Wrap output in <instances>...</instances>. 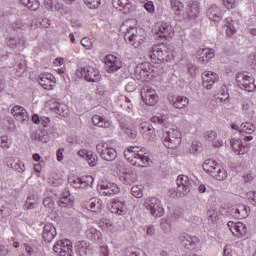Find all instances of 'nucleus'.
<instances>
[{
  "label": "nucleus",
  "instance_id": "obj_60",
  "mask_svg": "<svg viewBox=\"0 0 256 256\" xmlns=\"http://www.w3.org/2000/svg\"><path fill=\"white\" fill-rule=\"evenodd\" d=\"M15 171H18V173H24L25 172V164L23 162H17L14 164Z\"/></svg>",
  "mask_w": 256,
  "mask_h": 256
},
{
  "label": "nucleus",
  "instance_id": "obj_39",
  "mask_svg": "<svg viewBox=\"0 0 256 256\" xmlns=\"http://www.w3.org/2000/svg\"><path fill=\"white\" fill-rule=\"evenodd\" d=\"M240 133H247L248 135L255 133V124L251 122L242 123L240 125Z\"/></svg>",
  "mask_w": 256,
  "mask_h": 256
},
{
  "label": "nucleus",
  "instance_id": "obj_8",
  "mask_svg": "<svg viewBox=\"0 0 256 256\" xmlns=\"http://www.w3.org/2000/svg\"><path fill=\"white\" fill-rule=\"evenodd\" d=\"M143 206L149 211L152 217H163L165 215V209L161 200L155 197H148L144 200Z\"/></svg>",
  "mask_w": 256,
  "mask_h": 256
},
{
  "label": "nucleus",
  "instance_id": "obj_47",
  "mask_svg": "<svg viewBox=\"0 0 256 256\" xmlns=\"http://www.w3.org/2000/svg\"><path fill=\"white\" fill-rule=\"evenodd\" d=\"M31 137H32L33 141H40L41 143H47V141L49 139L47 136H45L43 134H39L37 132H33Z\"/></svg>",
  "mask_w": 256,
  "mask_h": 256
},
{
  "label": "nucleus",
  "instance_id": "obj_49",
  "mask_svg": "<svg viewBox=\"0 0 256 256\" xmlns=\"http://www.w3.org/2000/svg\"><path fill=\"white\" fill-rule=\"evenodd\" d=\"M84 3L89 9H97L101 5V0H84Z\"/></svg>",
  "mask_w": 256,
  "mask_h": 256
},
{
  "label": "nucleus",
  "instance_id": "obj_14",
  "mask_svg": "<svg viewBox=\"0 0 256 256\" xmlns=\"http://www.w3.org/2000/svg\"><path fill=\"white\" fill-rule=\"evenodd\" d=\"M93 181L94 179L91 175L73 177L69 179V183L74 187V189H86V187H91V185H93Z\"/></svg>",
  "mask_w": 256,
  "mask_h": 256
},
{
  "label": "nucleus",
  "instance_id": "obj_1",
  "mask_svg": "<svg viewBox=\"0 0 256 256\" xmlns=\"http://www.w3.org/2000/svg\"><path fill=\"white\" fill-rule=\"evenodd\" d=\"M124 157L134 167H147L149 165V154L137 146H130L124 150Z\"/></svg>",
  "mask_w": 256,
  "mask_h": 256
},
{
  "label": "nucleus",
  "instance_id": "obj_31",
  "mask_svg": "<svg viewBox=\"0 0 256 256\" xmlns=\"http://www.w3.org/2000/svg\"><path fill=\"white\" fill-rule=\"evenodd\" d=\"M102 201L99 198H91L89 201L84 202L83 206L86 207L89 211L93 213H97V211H101Z\"/></svg>",
  "mask_w": 256,
  "mask_h": 256
},
{
  "label": "nucleus",
  "instance_id": "obj_18",
  "mask_svg": "<svg viewBox=\"0 0 256 256\" xmlns=\"http://www.w3.org/2000/svg\"><path fill=\"white\" fill-rule=\"evenodd\" d=\"M215 57V50L212 48H202L197 51L196 59L198 63H209Z\"/></svg>",
  "mask_w": 256,
  "mask_h": 256
},
{
  "label": "nucleus",
  "instance_id": "obj_52",
  "mask_svg": "<svg viewBox=\"0 0 256 256\" xmlns=\"http://www.w3.org/2000/svg\"><path fill=\"white\" fill-rule=\"evenodd\" d=\"M204 138L206 141H215L217 139V132L214 130H209L206 133H204Z\"/></svg>",
  "mask_w": 256,
  "mask_h": 256
},
{
  "label": "nucleus",
  "instance_id": "obj_9",
  "mask_svg": "<svg viewBox=\"0 0 256 256\" xmlns=\"http://www.w3.org/2000/svg\"><path fill=\"white\" fill-rule=\"evenodd\" d=\"M96 151L104 161H115L117 159V150L104 141L96 145Z\"/></svg>",
  "mask_w": 256,
  "mask_h": 256
},
{
  "label": "nucleus",
  "instance_id": "obj_33",
  "mask_svg": "<svg viewBox=\"0 0 256 256\" xmlns=\"http://www.w3.org/2000/svg\"><path fill=\"white\" fill-rule=\"evenodd\" d=\"M92 123L96 127H102L103 129H107L111 126V122L100 115L92 116Z\"/></svg>",
  "mask_w": 256,
  "mask_h": 256
},
{
  "label": "nucleus",
  "instance_id": "obj_17",
  "mask_svg": "<svg viewBox=\"0 0 256 256\" xmlns=\"http://www.w3.org/2000/svg\"><path fill=\"white\" fill-rule=\"evenodd\" d=\"M11 113L16 121H19L22 124L29 123V113L22 106H14L11 110Z\"/></svg>",
  "mask_w": 256,
  "mask_h": 256
},
{
  "label": "nucleus",
  "instance_id": "obj_6",
  "mask_svg": "<svg viewBox=\"0 0 256 256\" xmlns=\"http://www.w3.org/2000/svg\"><path fill=\"white\" fill-rule=\"evenodd\" d=\"M236 83L240 89L253 93L256 89L255 78L249 72H238L236 74Z\"/></svg>",
  "mask_w": 256,
  "mask_h": 256
},
{
  "label": "nucleus",
  "instance_id": "obj_40",
  "mask_svg": "<svg viewBox=\"0 0 256 256\" xmlns=\"http://www.w3.org/2000/svg\"><path fill=\"white\" fill-rule=\"evenodd\" d=\"M120 181L124 183V185H133V183H135V175L131 172H126L120 176Z\"/></svg>",
  "mask_w": 256,
  "mask_h": 256
},
{
  "label": "nucleus",
  "instance_id": "obj_45",
  "mask_svg": "<svg viewBox=\"0 0 256 256\" xmlns=\"http://www.w3.org/2000/svg\"><path fill=\"white\" fill-rule=\"evenodd\" d=\"M171 7L176 13H181L185 6L179 0H171Z\"/></svg>",
  "mask_w": 256,
  "mask_h": 256
},
{
  "label": "nucleus",
  "instance_id": "obj_15",
  "mask_svg": "<svg viewBox=\"0 0 256 256\" xmlns=\"http://www.w3.org/2000/svg\"><path fill=\"white\" fill-rule=\"evenodd\" d=\"M219 81V75L212 71H204L202 73V85L204 89L211 90L213 85Z\"/></svg>",
  "mask_w": 256,
  "mask_h": 256
},
{
  "label": "nucleus",
  "instance_id": "obj_19",
  "mask_svg": "<svg viewBox=\"0 0 256 256\" xmlns=\"http://www.w3.org/2000/svg\"><path fill=\"white\" fill-rule=\"evenodd\" d=\"M178 191H184L185 193H191V189L193 187V181L189 179L188 176L179 175L176 180Z\"/></svg>",
  "mask_w": 256,
  "mask_h": 256
},
{
  "label": "nucleus",
  "instance_id": "obj_5",
  "mask_svg": "<svg viewBox=\"0 0 256 256\" xmlns=\"http://www.w3.org/2000/svg\"><path fill=\"white\" fill-rule=\"evenodd\" d=\"M202 167L205 173L211 175V177L217 179V181H225V179H227V170L222 168L220 164L213 159L206 160Z\"/></svg>",
  "mask_w": 256,
  "mask_h": 256
},
{
  "label": "nucleus",
  "instance_id": "obj_22",
  "mask_svg": "<svg viewBox=\"0 0 256 256\" xmlns=\"http://www.w3.org/2000/svg\"><path fill=\"white\" fill-rule=\"evenodd\" d=\"M169 102L175 109H185L189 105V98L187 96H175L171 95L168 97Z\"/></svg>",
  "mask_w": 256,
  "mask_h": 256
},
{
  "label": "nucleus",
  "instance_id": "obj_29",
  "mask_svg": "<svg viewBox=\"0 0 256 256\" xmlns=\"http://www.w3.org/2000/svg\"><path fill=\"white\" fill-rule=\"evenodd\" d=\"M140 133L149 141L155 136V128L149 122H142L140 124Z\"/></svg>",
  "mask_w": 256,
  "mask_h": 256
},
{
  "label": "nucleus",
  "instance_id": "obj_21",
  "mask_svg": "<svg viewBox=\"0 0 256 256\" xmlns=\"http://www.w3.org/2000/svg\"><path fill=\"white\" fill-rule=\"evenodd\" d=\"M251 209L243 204H239L231 209L230 213L235 217V219H247Z\"/></svg>",
  "mask_w": 256,
  "mask_h": 256
},
{
  "label": "nucleus",
  "instance_id": "obj_63",
  "mask_svg": "<svg viewBox=\"0 0 256 256\" xmlns=\"http://www.w3.org/2000/svg\"><path fill=\"white\" fill-rule=\"evenodd\" d=\"M243 179L245 183H251V181L255 179V174H253L252 172H247L243 175Z\"/></svg>",
  "mask_w": 256,
  "mask_h": 256
},
{
  "label": "nucleus",
  "instance_id": "obj_56",
  "mask_svg": "<svg viewBox=\"0 0 256 256\" xmlns=\"http://www.w3.org/2000/svg\"><path fill=\"white\" fill-rule=\"evenodd\" d=\"M125 134H126L130 139H137V130H135V129L126 128V129H125Z\"/></svg>",
  "mask_w": 256,
  "mask_h": 256
},
{
  "label": "nucleus",
  "instance_id": "obj_30",
  "mask_svg": "<svg viewBox=\"0 0 256 256\" xmlns=\"http://www.w3.org/2000/svg\"><path fill=\"white\" fill-rule=\"evenodd\" d=\"M26 41L24 37H9L6 39V44L10 49H20V47H25Z\"/></svg>",
  "mask_w": 256,
  "mask_h": 256
},
{
  "label": "nucleus",
  "instance_id": "obj_55",
  "mask_svg": "<svg viewBox=\"0 0 256 256\" xmlns=\"http://www.w3.org/2000/svg\"><path fill=\"white\" fill-rule=\"evenodd\" d=\"M230 145H231L233 151H235V153H237L239 151V147L241 146V141H239L237 139H231Z\"/></svg>",
  "mask_w": 256,
  "mask_h": 256
},
{
  "label": "nucleus",
  "instance_id": "obj_35",
  "mask_svg": "<svg viewBox=\"0 0 256 256\" xmlns=\"http://www.w3.org/2000/svg\"><path fill=\"white\" fill-rule=\"evenodd\" d=\"M86 237L87 239H89L90 241H101V239L103 238V235L101 234V232L95 228H88L86 230Z\"/></svg>",
  "mask_w": 256,
  "mask_h": 256
},
{
  "label": "nucleus",
  "instance_id": "obj_50",
  "mask_svg": "<svg viewBox=\"0 0 256 256\" xmlns=\"http://www.w3.org/2000/svg\"><path fill=\"white\" fill-rule=\"evenodd\" d=\"M0 147L2 149H9V147H11V142L9 141V137L2 136L0 138Z\"/></svg>",
  "mask_w": 256,
  "mask_h": 256
},
{
  "label": "nucleus",
  "instance_id": "obj_26",
  "mask_svg": "<svg viewBox=\"0 0 256 256\" xmlns=\"http://www.w3.org/2000/svg\"><path fill=\"white\" fill-rule=\"evenodd\" d=\"M74 250L78 256H87L89 253H91L90 244L85 240L76 242L74 245Z\"/></svg>",
  "mask_w": 256,
  "mask_h": 256
},
{
  "label": "nucleus",
  "instance_id": "obj_7",
  "mask_svg": "<svg viewBox=\"0 0 256 256\" xmlns=\"http://www.w3.org/2000/svg\"><path fill=\"white\" fill-rule=\"evenodd\" d=\"M75 74L78 79H85V81H89L90 83H97V81L101 80V74H99V70L91 66L78 67L75 71Z\"/></svg>",
  "mask_w": 256,
  "mask_h": 256
},
{
  "label": "nucleus",
  "instance_id": "obj_36",
  "mask_svg": "<svg viewBox=\"0 0 256 256\" xmlns=\"http://www.w3.org/2000/svg\"><path fill=\"white\" fill-rule=\"evenodd\" d=\"M58 205L62 208L67 207L68 209H71V207H73V199L71 198V194H64L63 197L58 201Z\"/></svg>",
  "mask_w": 256,
  "mask_h": 256
},
{
  "label": "nucleus",
  "instance_id": "obj_12",
  "mask_svg": "<svg viewBox=\"0 0 256 256\" xmlns=\"http://www.w3.org/2000/svg\"><path fill=\"white\" fill-rule=\"evenodd\" d=\"M141 97L145 105H148L150 107H153V105H157V101H159L157 91L149 86L143 87L141 89Z\"/></svg>",
  "mask_w": 256,
  "mask_h": 256
},
{
  "label": "nucleus",
  "instance_id": "obj_54",
  "mask_svg": "<svg viewBox=\"0 0 256 256\" xmlns=\"http://www.w3.org/2000/svg\"><path fill=\"white\" fill-rule=\"evenodd\" d=\"M150 121L151 123H154V125H163L165 123L163 116H153Z\"/></svg>",
  "mask_w": 256,
  "mask_h": 256
},
{
  "label": "nucleus",
  "instance_id": "obj_34",
  "mask_svg": "<svg viewBox=\"0 0 256 256\" xmlns=\"http://www.w3.org/2000/svg\"><path fill=\"white\" fill-rule=\"evenodd\" d=\"M196 241H197V237L195 236L184 235L180 237V243H182L185 249H193Z\"/></svg>",
  "mask_w": 256,
  "mask_h": 256
},
{
  "label": "nucleus",
  "instance_id": "obj_43",
  "mask_svg": "<svg viewBox=\"0 0 256 256\" xmlns=\"http://www.w3.org/2000/svg\"><path fill=\"white\" fill-rule=\"evenodd\" d=\"M189 11H190L189 17H192V18L198 17L201 11V6H199V3L194 2L189 5Z\"/></svg>",
  "mask_w": 256,
  "mask_h": 256
},
{
  "label": "nucleus",
  "instance_id": "obj_23",
  "mask_svg": "<svg viewBox=\"0 0 256 256\" xmlns=\"http://www.w3.org/2000/svg\"><path fill=\"white\" fill-rule=\"evenodd\" d=\"M110 211L116 215H125L127 213V206L125 202L119 199H113L110 203Z\"/></svg>",
  "mask_w": 256,
  "mask_h": 256
},
{
  "label": "nucleus",
  "instance_id": "obj_61",
  "mask_svg": "<svg viewBox=\"0 0 256 256\" xmlns=\"http://www.w3.org/2000/svg\"><path fill=\"white\" fill-rule=\"evenodd\" d=\"M225 27H226V35L228 37H232V35L235 33V26H233V24L229 23Z\"/></svg>",
  "mask_w": 256,
  "mask_h": 256
},
{
  "label": "nucleus",
  "instance_id": "obj_62",
  "mask_svg": "<svg viewBox=\"0 0 256 256\" xmlns=\"http://www.w3.org/2000/svg\"><path fill=\"white\" fill-rule=\"evenodd\" d=\"M160 225L165 233H169V231H171V224H169L167 220H162Z\"/></svg>",
  "mask_w": 256,
  "mask_h": 256
},
{
  "label": "nucleus",
  "instance_id": "obj_4",
  "mask_svg": "<svg viewBox=\"0 0 256 256\" xmlns=\"http://www.w3.org/2000/svg\"><path fill=\"white\" fill-rule=\"evenodd\" d=\"M162 141L167 149H177L181 145V130L177 127L163 130Z\"/></svg>",
  "mask_w": 256,
  "mask_h": 256
},
{
  "label": "nucleus",
  "instance_id": "obj_11",
  "mask_svg": "<svg viewBox=\"0 0 256 256\" xmlns=\"http://www.w3.org/2000/svg\"><path fill=\"white\" fill-rule=\"evenodd\" d=\"M154 31L160 39H169L175 35L173 26L167 22H157L154 26Z\"/></svg>",
  "mask_w": 256,
  "mask_h": 256
},
{
  "label": "nucleus",
  "instance_id": "obj_46",
  "mask_svg": "<svg viewBox=\"0 0 256 256\" xmlns=\"http://www.w3.org/2000/svg\"><path fill=\"white\" fill-rule=\"evenodd\" d=\"M26 204L28 205L27 209H35V205H37V200L35 199L34 194H29L26 200Z\"/></svg>",
  "mask_w": 256,
  "mask_h": 256
},
{
  "label": "nucleus",
  "instance_id": "obj_37",
  "mask_svg": "<svg viewBox=\"0 0 256 256\" xmlns=\"http://www.w3.org/2000/svg\"><path fill=\"white\" fill-rule=\"evenodd\" d=\"M216 99L219 101V103H229V92H227L226 86L221 87Z\"/></svg>",
  "mask_w": 256,
  "mask_h": 256
},
{
  "label": "nucleus",
  "instance_id": "obj_64",
  "mask_svg": "<svg viewBox=\"0 0 256 256\" xmlns=\"http://www.w3.org/2000/svg\"><path fill=\"white\" fill-rule=\"evenodd\" d=\"M223 4L227 9H235V0H223Z\"/></svg>",
  "mask_w": 256,
  "mask_h": 256
},
{
  "label": "nucleus",
  "instance_id": "obj_44",
  "mask_svg": "<svg viewBox=\"0 0 256 256\" xmlns=\"http://www.w3.org/2000/svg\"><path fill=\"white\" fill-rule=\"evenodd\" d=\"M206 217L209 225H214L215 221H217V213L215 210H208Z\"/></svg>",
  "mask_w": 256,
  "mask_h": 256
},
{
  "label": "nucleus",
  "instance_id": "obj_42",
  "mask_svg": "<svg viewBox=\"0 0 256 256\" xmlns=\"http://www.w3.org/2000/svg\"><path fill=\"white\" fill-rule=\"evenodd\" d=\"M55 113L61 117H69V108H67V105L65 104H58L55 107Z\"/></svg>",
  "mask_w": 256,
  "mask_h": 256
},
{
  "label": "nucleus",
  "instance_id": "obj_25",
  "mask_svg": "<svg viewBox=\"0 0 256 256\" xmlns=\"http://www.w3.org/2000/svg\"><path fill=\"white\" fill-rule=\"evenodd\" d=\"M112 4L115 9L121 11L125 15L131 13V10L133 9V4H131L129 0H112Z\"/></svg>",
  "mask_w": 256,
  "mask_h": 256
},
{
  "label": "nucleus",
  "instance_id": "obj_28",
  "mask_svg": "<svg viewBox=\"0 0 256 256\" xmlns=\"http://www.w3.org/2000/svg\"><path fill=\"white\" fill-rule=\"evenodd\" d=\"M57 236V229L53 224L48 223L43 228V239L46 243H51L52 239Z\"/></svg>",
  "mask_w": 256,
  "mask_h": 256
},
{
  "label": "nucleus",
  "instance_id": "obj_3",
  "mask_svg": "<svg viewBox=\"0 0 256 256\" xmlns=\"http://www.w3.org/2000/svg\"><path fill=\"white\" fill-rule=\"evenodd\" d=\"M150 59H158L162 63H169L173 59V51L165 44L153 45L148 50Z\"/></svg>",
  "mask_w": 256,
  "mask_h": 256
},
{
  "label": "nucleus",
  "instance_id": "obj_51",
  "mask_svg": "<svg viewBox=\"0 0 256 256\" xmlns=\"http://www.w3.org/2000/svg\"><path fill=\"white\" fill-rule=\"evenodd\" d=\"M131 193L136 199H141V197H143V190H141L139 186H133L131 188Z\"/></svg>",
  "mask_w": 256,
  "mask_h": 256
},
{
  "label": "nucleus",
  "instance_id": "obj_58",
  "mask_svg": "<svg viewBox=\"0 0 256 256\" xmlns=\"http://www.w3.org/2000/svg\"><path fill=\"white\" fill-rule=\"evenodd\" d=\"M100 226L106 231H113V224L109 220L103 221Z\"/></svg>",
  "mask_w": 256,
  "mask_h": 256
},
{
  "label": "nucleus",
  "instance_id": "obj_13",
  "mask_svg": "<svg viewBox=\"0 0 256 256\" xmlns=\"http://www.w3.org/2000/svg\"><path fill=\"white\" fill-rule=\"evenodd\" d=\"M98 191L102 197H113V195H117L121 191V188L115 183L101 181Z\"/></svg>",
  "mask_w": 256,
  "mask_h": 256
},
{
  "label": "nucleus",
  "instance_id": "obj_24",
  "mask_svg": "<svg viewBox=\"0 0 256 256\" xmlns=\"http://www.w3.org/2000/svg\"><path fill=\"white\" fill-rule=\"evenodd\" d=\"M53 81H55V76L51 73H44L39 76V84L47 91L53 90Z\"/></svg>",
  "mask_w": 256,
  "mask_h": 256
},
{
  "label": "nucleus",
  "instance_id": "obj_59",
  "mask_svg": "<svg viewBox=\"0 0 256 256\" xmlns=\"http://www.w3.org/2000/svg\"><path fill=\"white\" fill-rule=\"evenodd\" d=\"M81 45L83 47H85V49H91L93 47V44L91 43V40L87 37H84L82 40H81Z\"/></svg>",
  "mask_w": 256,
  "mask_h": 256
},
{
  "label": "nucleus",
  "instance_id": "obj_38",
  "mask_svg": "<svg viewBox=\"0 0 256 256\" xmlns=\"http://www.w3.org/2000/svg\"><path fill=\"white\" fill-rule=\"evenodd\" d=\"M21 5H25V7H28L30 11H37L40 7L39 0H19Z\"/></svg>",
  "mask_w": 256,
  "mask_h": 256
},
{
  "label": "nucleus",
  "instance_id": "obj_16",
  "mask_svg": "<svg viewBox=\"0 0 256 256\" xmlns=\"http://www.w3.org/2000/svg\"><path fill=\"white\" fill-rule=\"evenodd\" d=\"M227 226L229 227L231 233H233V235L239 239L247 235V225H245L243 222L235 223L233 221H229Z\"/></svg>",
  "mask_w": 256,
  "mask_h": 256
},
{
  "label": "nucleus",
  "instance_id": "obj_57",
  "mask_svg": "<svg viewBox=\"0 0 256 256\" xmlns=\"http://www.w3.org/2000/svg\"><path fill=\"white\" fill-rule=\"evenodd\" d=\"M144 9H146L148 13H155V4L153 1H148L144 4Z\"/></svg>",
  "mask_w": 256,
  "mask_h": 256
},
{
  "label": "nucleus",
  "instance_id": "obj_2",
  "mask_svg": "<svg viewBox=\"0 0 256 256\" xmlns=\"http://www.w3.org/2000/svg\"><path fill=\"white\" fill-rule=\"evenodd\" d=\"M120 31L124 32V39L128 41L132 47L135 49H143V45L145 43V36L137 34V28L133 26H129L127 24H122L120 27Z\"/></svg>",
  "mask_w": 256,
  "mask_h": 256
},
{
  "label": "nucleus",
  "instance_id": "obj_41",
  "mask_svg": "<svg viewBox=\"0 0 256 256\" xmlns=\"http://www.w3.org/2000/svg\"><path fill=\"white\" fill-rule=\"evenodd\" d=\"M86 161L90 167H97V163H99V156H97L95 152L90 151L88 156H86Z\"/></svg>",
  "mask_w": 256,
  "mask_h": 256
},
{
  "label": "nucleus",
  "instance_id": "obj_32",
  "mask_svg": "<svg viewBox=\"0 0 256 256\" xmlns=\"http://www.w3.org/2000/svg\"><path fill=\"white\" fill-rule=\"evenodd\" d=\"M134 77L137 81H146L147 77H149V70H147L145 65H140L135 69Z\"/></svg>",
  "mask_w": 256,
  "mask_h": 256
},
{
  "label": "nucleus",
  "instance_id": "obj_53",
  "mask_svg": "<svg viewBox=\"0 0 256 256\" xmlns=\"http://www.w3.org/2000/svg\"><path fill=\"white\" fill-rule=\"evenodd\" d=\"M247 62H248V65L251 67V69L256 71V53L250 54Z\"/></svg>",
  "mask_w": 256,
  "mask_h": 256
},
{
  "label": "nucleus",
  "instance_id": "obj_10",
  "mask_svg": "<svg viewBox=\"0 0 256 256\" xmlns=\"http://www.w3.org/2000/svg\"><path fill=\"white\" fill-rule=\"evenodd\" d=\"M53 251L59 256H73V242L69 239L58 240L53 247Z\"/></svg>",
  "mask_w": 256,
  "mask_h": 256
},
{
  "label": "nucleus",
  "instance_id": "obj_20",
  "mask_svg": "<svg viewBox=\"0 0 256 256\" xmlns=\"http://www.w3.org/2000/svg\"><path fill=\"white\" fill-rule=\"evenodd\" d=\"M107 73H115L121 69V60L113 55L106 56L105 60Z\"/></svg>",
  "mask_w": 256,
  "mask_h": 256
},
{
  "label": "nucleus",
  "instance_id": "obj_48",
  "mask_svg": "<svg viewBox=\"0 0 256 256\" xmlns=\"http://www.w3.org/2000/svg\"><path fill=\"white\" fill-rule=\"evenodd\" d=\"M189 151L192 155H195V153H199V151H201V143L193 141L189 148Z\"/></svg>",
  "mask_w": 256,
  "mask_h": 256
},
{
  "label": "nucleus",
  "instance_id": "obj_27",
  "mask_svg": "<svg viewBox=\"0 0 256 256\" xmlns=\"http://www.w3.org/2000/svg\"><path fill=\"white\" fill-rule=\"evenodd\" d=\"M206 15L210 21H221V18L223 17V11H221L219 6L214 4L208 8Z\"/></svg>",
  "mask_w": 256,
  "mask_h": 256
}]
</instances>
